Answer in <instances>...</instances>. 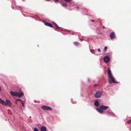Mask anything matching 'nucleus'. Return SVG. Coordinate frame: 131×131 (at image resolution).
I'll use <instances>...</instances> for the list:
<instances>
[{
    "label": "nucleus",
    "mask_w": 131,
    "mask_h": 131,
    "mask_svg": "<svg viewBox=\"0 0 131 131\" xmlns=\"http://www.w3.org/2000/svg\"><path fill=\"white\" fill-rule=\"evenodd\" d=\"M107 73L109 77L108 80L110 84H111L112 82L114 83H118V82H116L115 81L114 78L111 72V71L109 68L108 69Z\"/></svg>",
    "instance_id": "1"
},
{
    "label": "nucleus",
    "mask_w": 131,
    "mask_h": 131,
    "mask_svg": "<svg viewBox=\"0 0 131 131\" xmlns=\"http://www.w3.org/2000/svg\"><path fill=\"white\" fill-rule=\"evenodd\" d=\"M10 94L13 96L18 97L19 98L21 97L24 95V93L21 90L18 93L11 91L10 92Z\"/></svg>",
    "instance_id": "2"
},
{
    "label": "nucleus",
    "mask_w": 131,
    "mask_h": 131,
    "mask_svg": "<svg viewBox=\"0 0 131 131\" xmlns=\"http://www.w3.org/2000/svg\"><path fill=\"white\" fill-rule=\"evenodd\" d=\"M102 94V92L97 91L95 94L94 96L96 98H99L101 96Z\"/></svg>",
    "instance_id": "3"
},
{
    "label": "nucleus",
    "mask_w": 131,
    "mask_h": 131,
    "mask_svg": "<svg viewBox=\"0 0 131 131\" xmlns=\"http://www.w3.org/2000/svg\"><path fill=\"white\" fill-rule=\"evenodd\" d=\"M41 108L43 110H46L52 111V109L51 107L45 105H43L41 106Z\"/></svg>",
    "instance_id": "4"
},
{
    "label": "nucleus",
    "mask_w": 131,
    "mask_h": 131,
    "mask_svg": "<svg viewBox=\"0 0 131 131\" xmlns=\"http://www.w3.org/2000/svg\"><path fill=\"white\" fill-rule=\"evenodd\" d=\"M100 108L102 110H106L108 108V107L102 105L100 106Z\"/></svg>",
    "instance_id": "5"
},
{
    "label": "nucleus",
    "mask_w": 131,
    "mask_h": 131,
    "mask_svg": "<svg viewBox=\"0 0 131 131\" xmlns=\"http://www.w3.org/2000/svg\"><path fill=\"white\" fill-rule=\"evenodd\" d=\"M104 60L105 62H108L110 60V58L108 56H106L104 57Z\"/></svg>",
    "instance_id": "6"
},
{
    "label": "nucleus",
    "mask_w": 131,
    "mask_h": 131,
    "mask_svg": "<svg viewBox=\"0 0 131 131\" xmlns=\"http://www.w3.org/2000/svg\"><path fill=\"white\" fill-rule=\"evenodd\" d=\"M110 38L112 39H114L115 37V33L114 32H111L110 35Z\"/></svg>",
    "instance_id": "7"
},
{
    "label": "nucleus",
    "mask_w": 131,
    "mask_h": 131,
    "mask_svg": "<svg viewBox=\"0 0 131 131\" xmlns=\"http://www.w3.org/2000/svg\"><path fill=\"white\" fill-rule=\"evenodd\" d=\"M44 23L45 25L46 26H48L52 28L53 27L52 25L50 23H49L47 22H45Z\"/></svg>",
    "instance_id": "8"
},
{
    "label": "nucleus",
    "mask_w": 131,
    "mask_h": 131,
    "mask_svg": "<svg viewBox=\"0 0 131 131\" xmlns=\"http://www.w3.org/2000/svg\"><path fill=\"white\" fill-rule=\"evenodd\" d=\"M96 109L101 114H103L104 112L103 111V110L100 109V108H97Z\"/></svg>",
    "instance_id": "9"
},
{
    "label": "nucleus",
    "mask_w": 131,
    "mask_h": 131,
    "mask_svg": "<svg viewBox=\"0 0 131 131\" xmlns=\"http://www.w3.org/2000/svg\"><path fill=\"white\" fill-rule=\"evenodd\" d=\"M6 103L7 104V105H8L9 106L12 105V104L10 102L9 100H7L6 101Z\"/></svg>",
    "instance_id": "10"
},
{
    "label": "nucleus",
    "mask_w": 131,
    "mask_h": 131,
    "mask_svg": "<svg viewBox=\"0 0 131 131\" xmlns=\"http://www.w3.org/2000/svg\"><path fill=\"white\" fill-rule=\"evenodd\" d=\"M53 24L56 26V29L57 30L60 29H61V28L59 27L56 23H54Z\"/></svg>",
    "instance_id": "11"
},
{
    "label": "nucleus",
    "mask_w": 131,
    "mask_h": 131,
    "mask_svg": "<svg viewBox=\"0 0 131 131\" xmlns=\"http://www.w3.org/2000/svg\"><path fill=\"white\" fill-rule=\"evenodd\" d=\"M40 130L41 131H46V128L45 126H43L41 127Z\"/></svg>",
    "instance_id": "12"
},
{
    "label": "nucleus",
    "mask_w": 131,
    "mask_h": 131,
    "mask_svg": "<svg viewBox=\"0 0 131 131\" xmlns=\"http://www.w3.org/2000/svg\"><path fill=\"white\" fill-rule=\"evenodd\" d=\"M94 105L96 106H98L99 105V102L97 101H95L94 103Z\"/></svg>",
    "instance_id": "13"
},
{
    "label": "nucleus",
    "mask_w": 131,
    "mask_h": 131,
    "mask_svg": "<svg viewBox=\"0 0 131 131\" xmlns=\"http://www.w3.org/2000/svg\"><path fill=\"white\" fill-rule=\"evenodd\" d=\"M74 44L76 46H78L79 45V43L77 42H74Z\"/></svg>",
    "instance_id": "14"
},
{
    "label": "nucleus",
    "mask_w": 131,
    "mask_h": 131,
    "mask_svg": "<svg viewBox=\"0 0 131 131\" xmlns=\"http://www.w3.org/2000/svg\"><path fill=\"white\" fill-rule=\"evenodd\" d=\"M62 5L64 7H66L67 6V4L66 3H64Z\"/></svg>",
    "instance_id": "15"
},
{
    "label": "nucleus",
    "mask_w": 131,
    "mask_h": 131,
    "mask_svg": "<svg viewBox=\"0 0 131 131\" xmlns=\"http://www.w3.org/2000/svg\"><path fill=\"white\" fill-rule=\"evenodd\" d=\"M64 0L66 2H67V3L70 2L72 1V0Z\"/></svg>",
    "instance_id": "16"
},
{
    "label": "nucleus",
    "mask_w": 131,
    "mask_h": 131,
    "mask_svg": "<svg viewBox=\"0 0 131 131\" xmlns=\"http://www.w3.org/2000/svg\"><path fill=\"white\" fill-rule=\"evenodd\" d=\"M2 104L4 105L5 106H7V104L6 103V102H5V101H4L3 103Z\"/></svg>",
    "instance_id": "17"
},
{
    "label": "nucleus",
    "mask_w": 131,
    "mask_h": 131,
    "mask_svg": "<svg viewBox=\"0 0 131 131\" xmlns=\"http://www.w3.org/2000/svg\"><path fill=\"white\" fill-rule=\"evenodd\" d=\"M4 101L2 99H0V103L2 104Z\"/></svg>",
    "instance_id": "18"
},
{
    "label": "nucleus",
    "mask_w": 131,
    "mask_h": 131,
    "mask_svg": "<svg viewBox=\"0 0 131 131\" xmlns=\"http://www.w3.org/2000/svg\"><path fill=\"white\" fill-rule=\"evenodd\" d=\"M21 103L22 105V106L24 107H25V105L23 101H21Z\"/></svg>",
    "instance_id": "19"
},
{
    "label": "nucleus",
    "mask_w": 131,
    "mask_h": 131,
    "mask_svg": "<svg viewBox=\"0 0 131 131\" xmlns=\"http://www.w3.org/2000/svg\"><path fill=\"white\" fill-rule=\"evenodd\" d=\"M107 47H106V46L104 48V50L105 51H106V50H107Z\"/></svg>",
    "instance_id": "20"
},
{
    "label": "nucleus",
    "mask_w": 131,
    "mask_h": 131,
    "mask_svg": "<svg viewBox=\"0 0 131 131\" xmlns=\"http://www.w3.org/2000/svg\"><path fill=\"white\" fill-rule=\"evenodd\" d=\"M34 131H39L37 128H35L34 129Z\"/></svg>",
    "instance_id": "21"
},
{
    "label": "nucleus",
    "mask_w": 131,
    "mask_h": 131,
    "mask_svg": "<svg viewBox=\"0 0 131 131\" xmlns=\"http://www.w3.org/2000/svg\"><path fill=\"white\" fill-rule=\"evenodd\" d=\"M99 85V84H95L94 85V87H95Z\"/></svg>",
    "instance_id": "22"
},
{
    "label": "nucleus",
    "mask_w": 131,
    "mask_h": 131,
    "mask_svg": "<svg viewBox=\"0 0 131 131\" xmlns=\"http://www.w3.org/2000/svg\"><path fill=\"white\" fill-rule=\"evenodd\" d=\"M16 101H21H21H21L20 99H17L16 100Z\"/></svg>",
    "instance_id": "23"
},
{
    "label": "nucleus",
    "mask_w": 131,
    "mask_h": 131,
    "mask_svg": "<svg viewBox=\"0 0 131 131\" xmlns=\"http://www.w3.org/2000/svg\"><path fill=\"white\" fill-rule=\"evenodd\" d=\"M97 51L99 52H101V50H100V49H98L97 50Z\"/></svg>",
    "instance_id": "24"
},
{
    "label": "nucleus",
    "mask_w": 131,
    "mask_h": 131,
    "mask_svg": "<svg viewBox=\"0 0 131 131\" xmlns=\"http://www.w3.org/2000/svg\"><path fill=\"white\" fill-rule=\"evenodd\" d=\"M59 0H53L55 2H57Z\"/></svg>",
    "instance_id": "25"
},
{
    "label": "nucleus",
    "mask_w": 131,
    "mask_h": 131,
    "mask_svg": "<svg viewBox=\"0 0 131 131\" xmlns=\"http://www.w3.org/2000/svg\"><path fill=\"white\" fill-rule=\"evenodd\" d=\"M90 21L93 22H94L95 21V20H91Z\"/></svg>",
    "instance_id": "26"
},
{
    "label": "nucleus",
    "mask_w": 131,
    "mask_h": 131,
    "mask_svg": "<svg viewBox=\"0 0 131 131\" xmlns=\"http://www.w3.org/2000/svg\"><path fill=\"white\" fill-rule=\"evenodd\" d=\"M127 123L128 124H129L130 123V122H129V121H128L127 122Z\"/></svg>",
    "instance_id": "27"
},
{
    "label": "nucleus",
    "mask_w": 131,
    "mask_h": 131,
    "mask_svg": "<svg viewBox=\"0 0 131 131\" xmlns=\"http://www.w3.org/2000/svg\"><path fill=\"white\" fill-rule=\"evenodd\" d=\"M76 8H77V9H79V7H76Z\"/></svg>",
    "instance_id": "28"
},
{
    "label": "nucleus",
    "mask_w": 131,
    "mask_h": 131,
    "mask_svg": "<svg viewBox=\"0 0 131 131\" xmlns=\"http://www.w3.org/2000/svg\"><path fill=\"white\" fill-rule=\"evenodd\" d=\"M103 29H105V28H106L105 27H104V26H103Z\"/></svg>",
    "instance_id": "29"
},
{
    "label": "nucleus",
    "mask_w": 131,
    "mask_h": 131,
    "mask_svg": "<svg viewBox=\"0 0 131 131\" xmlns=\"http://www.w3.org/2000/svg\"><path fill=\"white\" fill-rule=\"evenodd\" d=\"M94 50H93V51H92V53H94Z\"/></svg>",
    "instance_id": "30"
},
{
    "label": "nucleus",
    "mask_w": 131,
    "mask_h": 131,
    "mask_svg": "<svg viewBox=\"0 0 131 131\" xmlns=\"http://www.w3.org/2000/svg\"><path fill=\"white\" fill-rule=\"evenodd\" d=\"M1 91V87H0V92Z\"/></svg>",
    "instance_id": "31"
},
{
    "label": "nucleus",
    "mask_w": 131,
    "mask_h": 131,
    "mask_svg": "<svg viewBox=\"0 0 131 131\" xmlns=\"http://www.w3.org/2000/svg\"><path fill=\"white\" fill-rule=\"evenodd\" d=\"M29 118H31V116H30L29 117Z\"/></svg>",
    "instance_id": "32"
},
{
    "label": "nucleus",
    "mask_w": 131,
    "mask_h": 131,
    "mask_svg": "<svg viewBox=\"0 0 131 131\" xmlns=\"http://www.w3.org/2000/svg\"><path fill=\"white\" fill-rule=\"evenodd\" d=\"M17 101H16L15 103H17Z\"/></svg>",
    "instance_id": "33"
}]
</instances>
